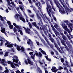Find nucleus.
I'll use <instances>...</instances> for the list:
<instances>
[{
    "instance_id": "f257e3e1",
    "label": "nucleus",
    "mask_w": 73,
    "mask_h": 73,
    "mask_svg": "<svg viewBox=\"0 0 73 73\" xmlns=\"http://www.w3.org/2000/svg\"><path fill=\"white\" fill-rule=\"evenodd\" d=\"M54 0L55 3L56 4V7H58V8L59 9V12H60L61 13H65V10H64V8H63L60 4L59 2L58 1H56L55 0Z\"/></svg>"
},
{
    "instance_id": "f03ea898",
    "label": "nucleus",
    "mask_w": 73,
    "mask_h": 73,
    "mask_svg": "<svg viewBox=\"0 0 73 73\" xmlns=\"http://www.w3.org/2000/svg\"><path fill=\"white\" fill-rule=\"evenodd\" d=\"M47 4V12L48 13L49 16L50 17H51V14L50 12H51L52 11V7L51 6H50L49 4L46 3Z\"/></svg>"
},
{
    "instance_id": "7ed1b4c3",
    "label": "nucleus",
    "mask_w": 73,
    "mask_h": 73,
    "mask_svg": "<svg viewBox=\"0 0 73 73\" xmlns=\"http://www.w3.org/2000/svg\"><path fill=\"white\" fill-rule=\"evenodd\" d=\"M35 54H33V52H31L29 53V54L31 55V58L33 59H34V58L36 57V56H39V54L37 52V51H35Z\"/></svg>"
},
{
    "instance_id": "20e7f679",
    "label": "nucleus",
    "mask_w": 73,
    "mask_h": 73,
    "mask_svg": "<svg viewBox=\"0 0 73 73\" xmlns=\"http://www.w3.org/2000/svg\"><path fill=\"white\" fill-rule=\"evenodd\" d=\"M39 20L40 21H39V23L38 24L41 27H42V28L43 31H46L47 30L46 26L45 25H43V23L42 22V19H41V22H40V19Z\"/></svg>"
},
{
    "instance_id": "39448f33",
    "label": "nucleus",
    "mask_w": 73,
    "mask_h": 73,
    "mask_svg": "<svg viewBox=\"0 0 73 73\" xmlns=\"http://www.w3.org/2000/svg\"><path fill=\"white\" fill-rule=\"evenodd\" d=\"M25 62L26 65H28V63L30 65H33V63L32 62H31L29 59H27V60L26 59L25 61Z\"/></svg>"
},
{
    "instance_id": "423d86ee",
    "label": "nucleus",
    "mask_w": 73,
    "mask_h": 73,
    "mask_svg": "<svg viewBox=\"0 0 73 73\" xmlns=\"http://www.w3.org/2000/svg\"><path fill=\"white\" fill-rule=\"evenodd\" d=\"M33 9L34 11L35 12V13H36V15H37L38 19H39L40 21V22H39V23L41 22V18L39 17L38 13H36V8H33Z\"/></svg>"
},
{
    "instance_id": "0eeeda50",
    "label": "nucleus",
    "mask_w": 73,
    "mask_h": 73,
    "mask_svg": "<svg viewBox=\"0 0 73 73\" xmlns=\"http://www.w3.org/2000/svg\"><path fill=\"white\" fill-rule=\"evenodd\" d=\"M61 43H62V44L65 46V48H66V49L67 50H68L69 49L67 46L66 45V44H65V41L63 40H61Z\"/></svg>"
},
{
    "instance_id": "6e6552de",
    "label": "nucleus",
    "mask_w": 73,
    "mask_h": 73,
    "mask_svg": "<svg viewBox=\"0 0 73 73\" xmlns=\"http://www.w3.org/2000/svg\"><path fill=\"white\" fill-rule=\"evenodd\" d=\"M41 33V34H42V36H43V38H44V39H45V40H46V41L47 42L48 44H49V42L48 41V40L47 38H46V37L43 34V32H41V33Z\"/></svg>"
},
{
    "instance_id": "1a4fd4ad",
    "label": "nucleus",
    "mask_w": 73,
    "mask_h": 73,
    "mask_svg": "<svg viewBox=\"0 0 73 73\" xmlns=\"http://www.w3.org/2000/svg\"><path fill=\"white\" fill-rule=\"evenodd\" d=\"M23 28H24V29L25 30L26 32L27 33H28V34H30V31H31V30H30V29H29L27 28V29L25 27H23Z\"/></svg>"
},
{
    "instance_id": "9d476101",
    "label": "nucleus",
    "mask_w": 73,
    "mask_h": 73,
    "mask_svg": "<svg viewBox=\"0 0 73 73\" xmlns=\"http://www.w3.org/2000/svg\"><path fill=\"white\" fill-rule=\"evenodd\" d=\"M56 69V68L55 67H52V68L51 69V71L52 72H57V71L58 70V69H56V70H55Z\"/></svg>"
},
{
    "instance_id": "9b49d317",
    "label": "nucleus",
    "mask_w": 73,
    "mask_h": 73,
    "mask_svg": "<svg viewBox=\"0 0 73 73\" xmlns=\"http://www.w3.org/2000/svg\"><path fill=\"white\" fill-rule=\"evenodd\" d=\"M13 25H14V26H15L16 28H17L18 29H22L21 27H20L19 26L17 25L15 23H13Z\"/></svg>"
},
{
    "instance_id": "f8f14e48",
    "label": "nucleus",
    "mask_w": 73,
    "mask_h": 73,
    "mask_svg": "<svg viewBox=\"0 0 73 73\" xmlns=\"http://www.w3.org/2000/svg\"><path fill=\"white\" fill-rule=\"evenodd\" d=\"M36 5L37 6V7H38L39 10L40 11H41V9L39 7V6L40 7V3L39 2L38 3H36Z\"/></svg>"
},
{
    "instance_id": "ddd939ff",
    "label": "nucleus",
    "mask_w": 73,
    "mask_h": 73,
    "mask_svg": "<svg viewBox=\"0 0 73 73\" xmlns=\"http://www.w3.org/2000/svg\"><path fill=\"white\" fill-rule=\"evenodd\" d=\"M28 40H29V41L27 42L28 44L29 45H30L31 44H33V43L32 42V41H31L30 39H29Z\"/></svg>"
},
{
    "instance_id": "4468645a",
    "label": "nucleus",
    "mask_w": 73,
    "mask_h": 73,
    "mask_svg": "<svg viewBox=\"0 0 73 73\" xmlns=\"http://www.w3.org/2000/svg\"><path fill=\"white\" fill-rule=\"evenodd\" d=\"M19 20L22 21L24 23L25 22V20L24 19V18L22 17H19Z\"/></svg>"
},
{
    "instance_id": "2eb2a0df",
    "label": "nucleus",
    "mask_w": 73,
    "mask_h": 73,
    "mask_svg": "<svg viewBox=\"0 0 73 73\" xmlns=\"http://www.w3.org/2000/svg\"><path fill=\"white\" fill-rule=\"evenodd\" d=\"M62 27L63 28L64 30L68 29V28H67V26H66L65 24L63 25V24H62Z\"/></svg>"
},
{
    "instance_id": "dca6fc26",
    "label": "nucleus",
    "mask_w": 73,
    "mask_h": 73,
    "mask_svg": "<svg viewBox=\"0 0 73 73\" xmlns=\"http://www.w3.org/2000/svg\"><path fill=\"white\" fill-rule=\"evenodd\" d=\"M16 16L17 17H16V19L18 21H19V17L20 16V15L19 14H16Z\"/></svg>"
},
{
    "instance_id": "f3484780",
    "label": "nucleus",
    "mask_w": 73,
    "mask_h": 73,
    "mask_svg": "<svg viewBox=\"0 0 73 73\" xmlns=\"http://www.w3.org/2000/svg\"><path fill=\"white\" fill-rule=\"evenodd\" d=\"M19 30H18V32H19L20 33V34L22 35H23V33L22 32V31L20 29H18Z\"/></svg>"
},
{
    "instance_id": "a211bd4d",
    "label": "nucleus",
    "mask_w": 73,
    "mask_h": 73,
    "mask_svg": "<svg viewBox=\"0 0 73 73\" xmlns=\"http://www.w3.org/2000/svg\"><path fill=\"white\" fill-rule=\"evenodd\" d=\"M54 33H55V35H56V36H57V35H58L59 36H60V33L57 31H55Z\"/></svg>"
},
{
    "instance_id": "6ab92c4d",
    "label": "nucleus",
    "mask_w": 73,
    "mask_h": 73,
    "mask_svg": "<svg viewBox=\"0 0 73 73\" xmlns=\"http://www.w3.org/2000/svg\"><path fill=\"white\" fill-rule=\"evenodd\" d=\"M50 40H51V41L52 43L54 42V39L53 38H50Z\"/></svg>"
},
{
    "instance_id": "aec40b11",
    "label": "nucleus",
    "mask_w": 73,
    "mask_h": 73,
    "mask_svg": "<svg viewBox=\"0 0 73 73\" xmlns=\"http://www.w3.org/2000/svg\"><path fill=\"white\" fill-rule=\"evenodd\" d=\"M5 28H3L1 30V32L3 33H5Z\"/></svg>"
},
{
    "instance_id": "412c9836",
    "label": "nucleus",
    "mask_w": 73,
    "mask_h": 73,
    "mask_svg": "<svg viewBox=\"0 0 73 73\" xmlns=\"http://www.w3.org/2000/svg\"><path fill=\"white\" fill-rule=\"evenodd\" d=\"M20 47L19 46H17V49L18 51H20Z\"/></svg>"
},
{
    "instance_id": "4be33fe9",
    "label": "nucleus",
    "mask_w": 73,
    "mask_h": 73,
    "mask_svg": "<svg viewBox=\"0 0 73 73\" xmlns=\"http://www.w3.org/2000/svg\"><path fill=\"white\" fill-rule=\"evenodd\" d=\"M32 24L33 25H34V27H36V26H37V25L36 23L35 22L32 23Z\"/></svg>"
},
{
    "instance_id": "5701e85b",
    "label": "nucleus",
    "mask_w": 73,
    "mask_h": 73,
    "mask_svg": "<svg viewBox=\"0 0 73 73\" xmlns=\"http://www.w3.org/2000/svg\"><path fill=\"white\" fill-rule=\"evenodd\" d=\"M7 46L9 48H10V47L12 48L13 47V44H8Z\"/></svg>"
},
{
    "instance_id": "b1692460",
    "label": "nucleus",
    "mask_w": 73,
    "mask_h": 73,
    "mask_svg": "<svg viewBox=\"0 0 73 73\" xmlns=\"http://www.w3.org/2000/svg\"><path fill=\"white\" fill-rule=\"evenodd\" d=\"M33 1L35 3V4H36H36L37 3H40L39 2H38V3H36V1L38 2V0H33Z\"/></svg>"
},
{
    "instance_id": "393cba45",
    "label": "nucleus",
    "mask_w": 73,
    "mask_h": 73,
    "mask_svg": "<svg viewBox=\"0 0 73 73\" xmlns=\"http://www.w3.org/2000/svg\"><path fill=\"white\" fill-rule=\"evenodd\" d=\"M63 68L61 66H59V67L58 68V70H61L63 69Z\"/></svg>"
},
{
    "instance_id": "a878e982",
    "label": "nucleus",
    "mask_w": 73,
    "mask_h": 73,
    "mask_svg": "<svg viewBox=\"0 0 73 73\" xmlns=\"http://www.w3.org/2000/svg\"><path fill=\"white\" fill-rule=\"evenodd\" d=\"M9 27L10 28V29H13V25H9Z\"/></svg>"
},
{
    "instance_id": "bb28decb",
    "label": "nucleus",
    "mask_w": 73,
    "mask_h": 73,
    "mask_svg": "<svg viewBox=\"0 0 73 73\" xmlns=\"http://www.w3.org/2000/svg\"><path fill=\"white\" fill-rule=\"evenodd\" d=\"M20 50H22L23 52H24L25 51V49L24 47H22L21 48V49H20Z\"/></svg>"
},
{
    "instance_id": "cd10ccee",
    "label": "nucleus",
    "mask_w": 73,
    "mask_h": 73,
    "mask_svg": "<svg viewBox=\"0 0 73 73\" xmlns=\"http://www.w3.org/2000/svg\"><path fill=\"white\" fill-rule=\"evenodd\" d=\"M8 52H6V53H5V54L4 55V56H8Z\"/></svg>"
},
{
    "instance_id": "c85d7f7f",
    "label": "nucleus",
    "mask_w": 73,
    "mask_h": 73,
    "mask_svg": "<svg viewBox=\"0 0 73 73\" xmlns=\"http://www.w3.org/2000/svg\"><path fill=\"white\" fill-rule=\"evenodd\" d=\"M28 24L29 25V27H30V28H31L32 26L31 24V23L30 22L28 23Z\"/></svg>"
},
{
    "instance_id": "c756f323",
    "label": "nucleus",
    "mask_w": 73,
    "mask_h": 73,
    "mask_svg": "<svg viewBox=\"0 0 73 73\" xmlns=\"http://www.w3.org/2000/svg\"><path fill=\"white\" fill-rule=\"evenodd\" d=\"M45 17L47 19L48 21V22H50V20L48 19L47 17L45 15Z\"/></svg>"
},
{
    "instance_id": "7c9ffc66",
    "label": "nucleus",
    "mask_w": 73,
    "mask_h": 73,
    "mask_svg": "<svg viewBox=\"0 0 73 73\" xmlns=\"http://www.w3.org/2000/svg\"><path fill=\"white\" fill-rule=\"evenodd\" d=\"M13 30L14 33H15L17 31V29L15 27L14 28Z\"/></svg>"
},
{
    "instance_id": "2f4dec72",
    "label": "nucleus",
    "mask_w": 73,
    "mask_h": 73,
    "mask_svg": "<svg viewBox=\"0 0 73 73\" xmlns=\"http://www.w3.org/2000/svg\"><path fill=\"white\" fill-rule=\"evenodd\" d=\"M6 23L8 24L9 25H11V23L10 21H8L6 22Z\"/></svg>"
},
{
    "instance_id": "473e14b6",
    "label": "nucleus",
    "mask_w": 73,
    "mask_h": 73,
    "mask_svg": "<svg viewBox=\"0 0 73 73\" xmlns=\"http://www.w3.org/2000/svg\"><path fill=\"white\" fill-rule=\"evenodd\" d=\"M41 52L43 53V54L44 55H46V53L45 52H44V50H42Z\"/></svg>"
},
{
    "instance_id": "72a5a7b5",
    "label": "nucleus",
    "mask_w": 73,
    "mask_h": 73,
    "mask_svg": "<svg viewBox=\"0 0 73 73\" xmlns=\"http://www.w3.org/2000/svg\"><path fill=\"white\" fill-rule=\"evenodd\" d=\"M64 22L66 23L67 24V25H68V24L69 23H68V20L64 21Z\"/></svg>"
},
{
    "instance_id": "f704fd0d",
    "label": "nucleus",
    "mask_w": 73,
    "mask_h": 73,
    "mask_svg": "<svg viewBox=\"0 0 73 73\" xmlns=\"http://www.w3.org/2000/svg\"><path fill=\"white\" fill-rule=\"evenodd\" d=\"M18 3L19 4L23 5V3L20 0H19Z\"/></svg>"
},
{
    "instance_id": "c9c22d12",
    "label": "nucleus",
    "mask_w": 73,
    "mask_h": 73,
    "mask_svg": "<svg viewBox=\"0 0 73 73\" xmlns=\"http://www.w3.org/2000/svg\"><path fill=\"white\" fill-rule=\"evenodd\" d=\"M39 30V31H40V33H41V32H42V30H43V29H42V28H41V27H40L39 28V29H38Z\"/></svg>"
},
{
    "instance_id": "e433bc0d",
    "label": "nucleus",
    "mask_w": 73,
    "mask_h": 73,
    "mask_svg": "<svg viewBox=\"0 0 73 73\" xmlns=\"http://www.w3.org/2000/svg\"><path fill=\"white\" fill-rule=\"evenodd\" d=\"M31 49L29 48H28L27 50H28V51L31 50V51L33 52V50H32V47H31Z\"/></svg>"
},
{
    "instance_id": "4c0bfd02",
    "label": "nucleus",
    "mask_w": 73,
    "mask_h": 73,
    "mask_svg": "<svg viewBox=\"0 0 73 73\" xmlns=\"http://www.w3.org/2000/svg\"><path fill=\"white\" fill-rule=\"evenodd\" d=\"M68 25V27H70V26H73V25L71 23H68V25Z\"/></svg>"
},
{
    "instance_id": "58836bf2",
    "label": "nucleus",
    "mask_w": 73,
    "mask_h": 73,
    "mask_svg": "<svg viewBox=\"0 0 73 73\" xmlns=\"http://www.w3.org/2000/svg\"><path fill=\"white\" fill-rule=\"evenodd\" d=\"M0 19H1V20L2 21H4L3 18L0 15Z\"/></svg>"
},
{
    "instance_id": "ea45409f",
    "label": "nucleus",
    "mask_w": 73,
    "mask_h": 73,
    "mask_svg": "<svg viewBox=\"0 0 73 73\" xmlns=\"http://www.w3.org/2000/svg\"><path fill=\"white\" fill-rule=\"evenodd\" d=\"M9 72V70L8 69H6V70L4 71V72L5 73H8Z\"/></svg>"
},
{
    "instance_id": "a19ab883",
    "label": "nucleus",
    "mask_w": 73,
    "mask_h": 73,
    "mask_svg": "<svg viewBox=\"0 0 73 73\" xmlns=\"http://www.w3.org/2000/svg\"><path fill=\"white\" fill-rule=\"evenodd\" d=\"M7 63H8V64H13V63H12L11 61H8Z\"/></svg>"
},
{
    "instance_id": "79ce46f5",
    "label": "nucleus",
    "mask_w": 73,
    "mask_h": 73,
    "mask_svg": "<svg viewBox=\"0 0 73 73\" xmlns=\"http://www.w3.org/2000/svg\"><path fill=\"white\" fill-rule=\"evenodd\" d=\"M11 67L13 68H15V65H14L13 64H11Z\"/></svg>"
},
{
    "instance_id": "37998d69",
    "label": "nucleus",
    "mask_w": 73,
    "mask_h": 73,
    "mask_svg": "<svg viewBox=\"0 0 73 73\" xmlns=\"http://www.w3.org/2000/svg\"><path fill=\"white\" fill-rule=\"evenodd\" d=\"M66 44H67L68 45V46H69L70 44V43L68 41H67V42H66Z\"/></svg>"
},
{
    "instance_id": "c03bdc74",
    "label": "nucleus",
    "mask_w": 73,
    "mask_h": 73,
    "mask_svg": "<svg viewBox=\"0 0 73 73\" xmlns=\"http://www.w3.org/2000/svg\"><path fill=\"white\" fill-rule=\"evenodd\" d=\"M62 37L63 38V39L64 40H66V37L65 36H63Z\"/></svg>"
},
{
    "instance_id": "a18cd8bd",
    "label": "nucleus",
    "mask_w": 73,
    "mask_h": 73,
    "mask_svg": "<svg viewBox=\"0 0 73 73\" xmlns=\"http://www.w3.org/2000/svg\"><path fill=\"white\" fill-rule=\"evenodd\" d=\"M0 41L1 42H4V38H1V39L0 40Z\"/></svg>"
},
{
    "instance_id": "49530a36",
    "label": "nucleus",
    "mask_w": 73,
    "mask_h": 73,
    "mask_svg": "<svg viewBox=\"0 0 73 73\" xmlns=\"http://www.w3.org/2000/svg\"><path fill=\"white\" fill-rule=\"evenodd\" d=\"M65 30H66V31H67L68 32V33H70V31L68 29H65Z\"/></svg>"
},
{
    "instance_id": "de8ad7c7",
    "label": "nucleus",
    "mask_w": 73,
    "mask_h": 73,
    "mask_svg": "<svg viewBox=\"0 0 73 73\" xmlns=\"http://www.w3.org/2000/svg\"><path fill=\"white\" fill-rule=\"evenodd\" d=\"M61 61L62 63H63L64 62V59L63 58H61Z\"/></svg>"
},
{
    "instance_id": "09e8293b",
    "label": "nucleus",
    "mask_w": 73,
    "mask_h": 73,
    "mask_svg": "<svg viewBox=\"0 0 73 73\" xmlns=\"http://www.w3.org/2000/svg\"><path fill=\"white\" fill-rule=\"evenodd\" d=\"M19 8H20V9H21V10L23 11V7H22V6L21 5H20V6H19Z\"/></svg>"
},
{
    "instance_id": "8fccbe9b",
    "label": "nucleus",
    "mask_w": 73,
    "mask_h": 73,
    "mask_svg": "<svg viewBox=\"0 0 73 73\" xmlns=\"http://www.w3.org/2000/svg\"><path fill=\"white\" fill-rule=\"evenodd\" d=\"M47 33L48 34V36H49V38H51V37L52 36V35L51 34H50L48 33V32H47Z\"/></svg>"
},
{
    "instance_id": "3c124183",
    "label": "nucleus",
    "mask_w": 73,
    "mask_h": 73,
    "mask_svg": "<svg viewBox=\"0 0 73 73\" xmlns=\"http://www.w3.org/2000/svg\"><path fill=\"white\" fill-rule=\"evenodd\" d=\"M2 63H4V62H6L5 61V59H2Z\"/></svg>"
},
{
    "instance_id": "603ef678",
    "label": "nucleus",
    "mask_w": 73,
    "mask_h": 73,
    "mask_svg": "<svg viewBox=\"0 0 73 73\" xmlns=\"http://www.w3.org/2000/svg\"><path fill=\"white\" fill-rule=\"evenodd\" d=\"M11 4H12V5H13V6H15V3L14 2H11Z\"/></svg>"
},
{
    "instance_id": "864d4df0",
    "label": "nucleus",
    "mask_w": 73,
    "mask_h": 73,
    "mask_svg": "<svg viewBox=\"0 0 73 73\" xmlns=\"http://www.w3.org/2000/svg\"><path fill=\"white\" fill-rule=\"evenodd\" d=\"M39 56H40V57H41L42 56V54L40 52H39Z\"/></svg>"
},
{
    "instance_id": "5fc2aeb1",
    "label": "nucleus",
    "mask_w": 73,
    "mask_h": 73,
    "mask_svg": "<svg viewBox=\"0 0 73 73\" xmlns=\"http://www.w3.org/2000/svg\"><path fill=\"white\" fill-rule=\"evenodd\" d=\"M57 43L58 44V45H59V46H60V42L59 40H58L57 41Z\"/></svg>"
},
{
    "instance_id": "6e6d98bb",
    "label": "nucleus",
    "mask_w": 73,
    "mask_h": 73,
    "mask_svg": "<svg viewBox=\"0 0 73 73\" xmlns=\"http://www.w3.org/2000/svg\"><path fill=\"white\" fill-rule=\"evenodd\" d=\"M17 60H18V59H15V58H13V62H15V61H16Z\"/></svg>"
},
{
    "instance_id": "4d7b16f0",
    "label": "nucleus",
    "mask_w": 73,
    "mask_h": 73,
    "mask_svg": "<svg viewBox=\"0 0 73 73\" xmlns=\"http://www.w3.org/2000/svg\"><path fill=\"white\" fill-rule=\"evenodd\" d=\"M15 71L16 73H19L21 72L20 71H19V70H17V71Z\"/></svg>"
},
{
    "instance_id": "13d9d810",
    "label": "nucleus",
    "mask_w": 73,
    "mask_h": 73,
    "mask_svg": "<svg viewBox=\"0 0 73 73\" xmlns=\"http://www.w3.org/2000/svg\"><path fill=\"white\" fill-rule=\"evenodd\" d=\"M28 1H29V3L31 4L33 3V2H32L31 0Z\"/></svg>"
},
{
    "instance_id": "bf43d9fd",
    "label": "nucleus",
    "mask_w": 73,
    "mask_h": 73,
    "mask_svg": "<svg viewBox=\"0 0 73 73\" xmlns=\"http://www.w3.org/2000/svg\"><path fill=\"white\" fill-rule=\"evenodd\" d=\"M18 61H19V60H16V61L15 62H16V64H18Z\"/></svg>"
},
{
    "instance_id": "052dcab7",
    "label": "nucleus",
    "mask_w": 73,
    "mask_h": 73,
    "mask_svg": "<svg viewBox=\"0 0 73 73\" xmlns=\"http://www.w3.org/2000/svg\"><path fill=\"white\" fill-rule=\"evenodd\" d=\"M54 45L55 46V47L56 48L58 47V46H57V44H56L55 43H54Z\"/></svg>"
},
{
    "instance_id": "680f3d73",
    "label": "nucleus",
    "mask_w": 73,
    "mask_h": 73,
    "mask_svg": "<svg viewBox=\"0 0 73 73\" xmlns=\"http://www.w3.org/2000/svg\"><path fill=\"white\" fill-rule=\"evenodd\" d=\"M54 27L55 28H56L57 27V25L56 23H55V25H54Z\"/></svg>"
},
{
    "instance_id": "e2e57ef3",
    "label": "nucleus",
    "mask_w": 73,
    "mask_h": 73,
    "mask_svg": "<svg viewBox=\"0 0 73 73\" xmlns=\"http://www.w3.org/2000/svg\"><path fill=\"white\" fill-rule=\"evenodd\" d=\"M70 62L71 66L73 67V63L71 62V60L70 59Z\"/></svg>"
},
{
    "instance_id": "0e129e2a",
    "label": "nucleus",
    "mask_w": 73,
    "mask_h": 73,
    "mask_svg": "<svg viewBox=\"0 0 73 73\" xmlns=\"http://www.w3.org/2000/svg\"><path fill=\"white\" fill-rule=\"evenodd\" d=\"M14 58H15L16 59H18V57L15 56H14Z\"/></svg>"
},
{
    "instance_id": "69168bd1",
    "label": "nucleus",
    "mask_w": 73,
    "mask_h": 73,
    "mask_svg": "<svg viewBox=\"0 0 73 73\" xmlns=\"http://www.w3.org/2000/svg\"><path fill=\"white\" fill-rule=\"evenodd\" d=\"M15 9H17V11H18L19 10V9H20V8L19 7H15Z\"/></svg>"
},
{
    "instance_id": "338daca9",
    "label": "nucleus",
    "mask_w": 73,
    "mask_h": 73,
    "mask_svg": "<svg viewBox=\"0 0 73 73\" xmlns=\"http://www.w3.org/2000/svg\"><path fill=\"white\" fill-rule=\"evenodd\" d=\"M38 62L40 64V65H42V64H43V63H42L41 62H40V60H39Z\"/></svg>"
},
{
    "instance_id": "774afa93",
    "label": "nucleus",
    "mask_w": 73,
    "mask_h": 73,
    "mask_svg": "<svg viewBox=\"0 0 73 73\" xmlns=\"http://www.w3.org/2000/svg\"><path fill=\"white\" fill-rule=\"evenodd\" d=\"M9 44V42L7 41L6 43L5 44V46H7V45Z\"/></svg>"
}]
</instances>
